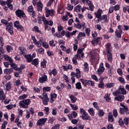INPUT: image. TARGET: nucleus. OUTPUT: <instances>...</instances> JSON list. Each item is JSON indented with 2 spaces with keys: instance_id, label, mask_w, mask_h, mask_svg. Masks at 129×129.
Instances as JSON below:
<instances>
[{
  "instance_id": "55",
  "label": "nucleus",
  "mask_w": 129,
  "mask_h": 129,
  "mask_svg": "<svg viewBox=\"0 0 129 129\" xmlns=\"http://www.w3.org/2000/svg\"><path fill=\"white\" fill-rule=\"evenodd\" d=\"M49 45L51 47H55V46H56V44H55V41L53 40L49 41Z\"/></svg>"
},
{
  "instance_id": "45",
  "label": "nucleus",
  "mask_w": 129,
  "mask_h": 129,
  "mask_svg": "<svg viewBox=\"0 0 129 129\" xmlns=\"http://www.w3.org/2000/svg\"><path fill=\"white\" fill-rule=\"evenodd\" d=\"M123 124H125V125H128V118L125 117L123 119Z\"/></svg>"
},
{
  "instance_id": "56",
  "label": "nucleus",
  "mask_w": 129,
  "mask_h": 129,
  "mask_svg": "<svg viewBox=\"0 0 129 129\" xmlns=\"http://www.w3.org/2000/svg\"><path fill=\"white\" fill-rule=\"evenodd\" d=\"M113 115L114 117H116V116L118 115V114L117 113V110L115 109L113 111Z\"/></svg>"
},
{
  "instance_id": "11",
  "label": "nucleus",
  "mask_w": 129,
  "mask_h": 129,
  "mask_svg": "<svg viewBox=\"0 0 129 129\" xmlns=\"http://www.w3.org/2000/svg\"><path fill=\"white\" fill-rule=\"evenodd\" d=\"M25 58L26 59V61L28 63H31L33 61V57L31 54H25L24 55Z\"/></svg>"
},
{
  "instance_id": "29",
  "label": "nucleus",
  "mask_w": 129,
  "mask_h": 129,
  "mask_svg": "<svg viewBox=\"0 0 129 129\" xmlns=\"http://www.w3.org/2000/svg\"><path fill=\"white\" fill-rule=\"evenodd\" d=\"M110 94H106L104 97V98L107 101V102H109L110 101Z\"/></svg>"
},
{
  "instance_id": "58",
  "label": "nucleus",
  "mask_w": 129,
  "mask_h": 129,
  "mask_svg": "<svg viewBox=\"0 0 129 129\" xmlns=\"http://www.w3.org/2000/svg\"><path fill=\"white\" fill-rule=\"evenodd\" d=\"M126 11L129 13V6H127L126 7H123V12L124 13H125Z\"/></svg>"
},
{
  "instance_id": "16",
  "label": "nucleus",
  "mask_w": 129,
  "mask_h": 129,
  "mask_svg": "<svg viewBox=\"0 0 129 129\" xmlns=\"http://www.w3.org/2000/svg\"><path fill=\"white\" fill-rule=\"evenodd\" d=\"M6 99V95L3 89H0V100H5Z\"/></svg>"
},
{
  "instance_id": "35",
  "label": "nucleus",
  "mask_w": 129,
  "mask_h": 129,
  "mask_svg": "<svg viewBox=\"0 0 129 129\" xmlns=\"http://www.w3.org/2000/svg\"><path fill=\"white\" fill-rule=\"evenodd\" d=\"M46 64H47L46 59H43V61L41 63V67H42V68H46Z\"/></svg>"
},
{
  "instance_id": "3",
  "label": "nucleus",
  "mask_w": 129,
  "mask_h": 129,
  "mask_svg": "<svg viewBox=\"0 0 129 129\" xmlns=\"http://www.w3.org/2000/svg\"><path fill=\"white\" fill-rule=\"evenodd\" d=\"M6 31H8L9 33L13 36L14 35V28H13V23L12 22H9L6 25Z\"/></svg>"
},
{
  "instance_id": "64",
  "label": "nucleus",
  "mask_w": 129,
  "mask_h": 129,
  "mask_svg": "<svg viewBox=\"0 0 129 129\" xmlns=\"http://www.w3.org/2000/svg\"><path fill=\"white\" fill-rule=\"evenodd\" d=\"M60 125L58 124H56L54 126H53L51 129H59Z\"/></svg>"
},
{
  "instance_id": "44",
  "label": "nucleus",
  "mask_w": 129,
  "mask_h": 129,
  "mask_svg": "<svg viewBox=\"0 0 129 129\" xmlns=\"http://www.w3.org/2000/svg\"><path fill=\"white\" fill-rule=\"evenodd\" d=\"M100 40H102V37H98L97 38H94V41L96 42V44H99V41Z\"/></svg>"
},
{
  "instance_id": "25",
  "label": "nucleus",
  "mask_w": 129,
  "mask_h": 129,
  "mask_svg": "<svg viewBox=\"0 0 129 129\" xmlns=\"http://www.w3.org/2000/svg\"><path fill=\"white\" fill-rule=\"evenodd\" d=\"M100 20H104L105 23H108V20H107V16L106 15H103L101 17Z\"/></svg>"
},
{
  "instance_id": "50",
  "label": "nucleus",
  "mask_w": 129,
  "mask_h": 129,
  "mask_svg": "<svg viewBox=\"0 0 129 129\" xmlns=\"http://www.w3.org/2000/svg\"><path fill=\"white\" fill-rule=\"evenodd\" d=\"M50 90H51V89H50V87H44L43 89V92H48L50 91Z\"/></svg>"
},
{
  "instance_id": "30",
  "label": "nucleus",
  "mask_w": 129,
  "mask_h": 129,
  "mask_svg": "<svg viewBox=\"0 0 129 129\" xmlns=\"http://www.w3.org/2000/svg\"><path fill=\"white\" fill-rule=\"evenodd\" d=\"M98 115L100 117H102L104 115V111L102 109H99L98 112Z\"/></svg>"
},
{
  "instance_id": "40",
  "label": "nucleus",
  "mask_w": 129,
  "mask_h": 129,
  "mask_svg": "<svg viewBox=\"0 0 129 129\" xmlns=\"http://www.w3.org/2000/svg\"><path fill=\"white\" fill-rule=\"evenodd\" d=\"M70 105L71 106V107H72V108L73 110H77V109H78V106H77V105H73L72 104H70Z\"/></svg>"
},
{
  "instance_id": "33",
  "label": "nucleus",
  "mask_w": 129,
  "mask_h": 129,
  "mask_svg": "<svg viewBox=\"0 0 129 129\" xmlns=\"http://www.w3.org/2000/svg\"><path fill=\"white\" fill-rule=\"evenodd\" d=\"M27 11L28 13H32L35 11H34V7H33V6H30L28 7Z\"/></svg>"
},
{
  "instance_id": "39",
  "label": "nucleus",
  "mask_w": 129,
  "mask_h": 129,
  "mask_svg": "<svg viewBox=\"0 0 129 129\" xmlns=\"http://www.w3.org/2000/svg\"><path fill=\"white\" fill-rule=\"evenodd\" d=\"M12 88V84H11V82H8L6 84V90H10V89Z\"/></svg>"
},
{
  "instance_id": "54",
  "label": "nucleus",
  "mask_w": 129,
  "mask_h": 129,
  "mask_svg": "<svg viewBox=\"0 0 129 129\" xmlns=\"http://www.w3.org/2000/svg\"><path fill=\"white\" fill-rule=\"evenodd\" d=\"M84 67H85V72H87L89 70V69L88 68V63L87 62L84 63Z\"/></svg>"
},
{
  "instance_id": "34",
  "label": "nucleus",
  "mask_w": 129,
  "mask_h": 129,
  "mask_svg": "<svg viewBox=\"0 0 129 129\" xmlns=\"http://www.w3.org/2000/svg\"><path fill=\"white\" fill-rule=\"evenodd\" d=\"M107 88H111V87H113L114 86V83H109L106 84L105 85Z\"/></svg>"
},
{
  "instance_id": "51",
  "label": "nucleus",
  "mask_w": 129,
  "mask_h": 129,
  "mask_svg": "<svg viewBox=\"0 0 129 129\" xmlns=\"http://www.w3.org/2000/svg\"><path fill=\"white\" fill-rule=\"evenodd\" d=\"M54 37H57V38H62V35H61V33H55L53 34Z\"/></svg>"
},
{
  "instance_id": "9",
  "label": "nucleus",
  "mask_w": 129,
  "mask_h": 129,
  "mask_svg": "<svg viewBox=\"0 0 129 129\" xmlns=\"http://www.w3.org/2000/svg\"><path fill=\"white\" fill-rule=\"evenodd\" d=\"M16 15L19 18H21V17H26V15L23 12V11L18 10L16 11Z\"/></svg>"
},
{
  "instance_id": "23",
  "label": "nucleus",
  "mask_w": 129,
  "mask_h": 129,
  "mask_svg": "<svg viewBox=\"0 0 129 129\" xmlns=\"http://www.w3.org/2000/svg\"><path fill=\"white\" fill-rule=\"evenodd\" d=\"M122 33V31H121V30H116L115 34V36L116 37H117V38H121V34Z\"/></svg>"
},
{
  "instance_id": "14",
  "label": "nucleus",
  "mask_w": 129,
  "mask_h": 129,
  "mask_svg": "<svg viewBox=\"0 0 129 129\" xmlns=\"http://www.w3.org/2000/svg\"><path fill=\"white\" fill-rule=\"evenodd\" d=\"M114 99L115 100H117V101H123V100H124V96H123V95H118L117 97H115L114 98Z\"/></svg>"
},
{
  "instance_id": "42",
  "label": "nucleus",
  "mask_w": 129,
  "mask_h": 129,
  "mask_svg": "<svg viewBox=\"0 0 129 129\" xmlns=\"http://www.w3.org/2000/svg\"><path fill=\"white\" fill-rule=\"evenodd\" d=\"M45 49L43 48L42 47H41L40 48L38 49V53L39 54H44Z\"/></svg>"
},
{
  "instance_id": "47",
  "label": "nucleus",
  "mask_w": 129,
  "mask_h": 129,
  "mask_svg": "<svg viewBox=\"0 0 129 129\" xmlns=\"http://www.w3.org/2000/svg\"><path fill=\"white\" fill-rule=\"evenodd\" d=\"M76 88L77 89H81L82 87H81V83H77L76 84Z\"/></svg>"
},
{
  "instance_id": "17",
  "label": "nucleus",
  "mask_w": 129,
  "mask_h": 129,
  "mask_svg": "<svg viewBox=\"0 0 129 129\" xmlns=\"http://www.w3.org/2000/svg\"><path fill=\"white\" fill-rule=\"evenodd\" d=\"M19 51H20V55H23L24 56H25V54H26V51H27V49H26V48H24V47H19Z\"/></svg>"
},
{
  "instance_id": "27",
  "label": "nucleus",
  "mask_w": 129,
  "mask_h": 129,
  "mask_svg": "<svg viewBox=\"0 0 129 129\" xmlns=\"http://www.w3.org/2000/svg\"><path fill=\"white\" fill-rule=\"evenodd\" d=\"M70 98L71 99L72 103H75V102H76L77 101V98H76L74 95H71Z\"/></svg>"
},
{
  "instance_id": "46",
  "label": "nucleus",
  "mask_w": 129,
  "mask_h": 129,
  "mask_svg": "<svg viewBox=\"0 0 129 129\" xmlns=\"http://www.w3.org/2000/svg\"><path fill=\"white\" fill-rule=\"evenodd\" d=\"M88 112L91 114V115H94V110H93V108H90L88 110Z\"/></svg>"
},
{
  "instance_id": "7",
  "label": "nucleus",
  "mask_w": 129,
  "mask_h": 129,
  "mask_svg": "<svg viewBox=\"0 0 129 129\" xmlns=\"http://www.w3.org/2000/svg\"><path fill=\"white\" fill-rule=\"evenodd\" d=\"M37 20L39 24H42V21L44 22V25H47V24H48V20H46V18H45V17H38Z\"/></svg>"
},
{
  "instance_id": "13",
  "label": "nucleus",
  "mask_w": 129,
  "mask_h": 129,
  "mask_svg": "<svg viewBox=\"0 0 129 129\" xmlns=\"http://www.w3.org/2000/svg\"><path fill=\"white\" fill-rule=\"evenodd\" d=\"M47 75H44L43 77L39 79V82L40 83H44V82L47 81Z\"/></svg>"
},
{
  "instance_id": "59",
  "label": "nucleus",
  "mask_w": 129,
  "mask_h": 129,
  "mask_svg": "<svg viewBox=\"0 0 129 129\" xmlns=\"http://www.w3.org/2000/svg\"><path fill=\"white\" fill-rule=\"evenodd\" d=\"M67 10L69 11H72V10H73V6L68 4Z\"/></svg>"
},
{
  "instance_id": "20",
  "label": "nucleus",
  "mask_w": 129,
  "mask_h": 129,
  "mask_svg": "<svg viewBox=\"0 0 129 129\" xmlns=\"http://www.w3.org/2000/svg\"><path fill=\"white\" fill-rule=\"evenodd\" d=\"M103 78H100L99 79L100 82L98 85V86L99 88H103L104 87V83H103Z\"/></svg>"
},
{
  "instance_id": "21",
  "label": "nucleus",
  "mask_w": 129,
  "mask_h": 129,
  "mask_svg": "<svg viewBox=\"0 0 129 129\" xmlns=\"http://www.w3.org/2000/svg\"><path fill=\"white\" fill-rule=\"evenodd\" d=\"M102 13V10L99 9L97 13H95V15L97 18V19H100L101 18V13Z\"/></svg>"
},
{
  "instance_id": "4",
  "label": "nucleus",
  "mask_w": 129,
  "mask_h": 129,
  "mask_svg": "<svg viewBox=\"0 0 129 129\" xmlns=\"http://www.w3.org/2000/svg\"><path fill=\"white\" fill-rule=\"evenodd\" d=\"M45 11L46 14V18H49V16H50V17H53V16H54V10L52 9L49 10V8L45 7Z\"/></svg>"
},
{
  "instance_id": "37",
  "label": "nucleus",
  "mask_w": 129,
  "mask_h": 129,
  "mask_svg": "<svg viewBox=\"0 0 129 129\" xmlns=\"http://www.w3.org/2000/svg\"><path fill=\"white\" fill-rule=\"evenodd\" d=\"M110 43H108L106 45V48L107 49L106 51L107 52H111V49H110Z\"/></svg>"
},
{
  "instance_id": "15",
  "label": "nucleus",
  "mask_w": 129,
  "mask_h": 129,
  "mask_svg": "<svg viewBox=\"0 0 129 129\" xmlns=\"http://www.w3.org/2000/svg\"><path fill=\"white\" fill-rule=\"evenodd\" d=\"M11 69H14L15 71H21V68H18L17 64L15 63H12L11 64Z\"/></svg>"
},
{
  "instance_id": "31",
  "label": "nucleus",
  "mask_w": 129,
  "mask_h": 129,
  "mask_svg": "<svg viewBox=\"0 0 129 129\" xmlns=\"http://www.w3.org/2000/svg\"><path fill=\"white\" fill-rule=\"evenodd\" d=\"M31 64L32 65H35V66H37V65L39 64V59L35 58L33 61L32 60Z\"/></svg>"
},
{
  "instance_id": "57",
  "label": "nucleus",
  "mask_w": 129,
  "mask_h": 129,
  "mask_svg": "<svg viewBox=\"0 0 129 129\" xmlns=\"http://www.w3.org/2000/svg\"><path fill=\"white\" fill-rule=\"evenodd\" d=\"M44 110V111H45L46 114L48 115L49 114V110H50V108H49V107H45Z\"/></svg>"
},
{
  "instance_id": "43",
  "label": "nucleus",
  "mask_w": 129,
  "mask_h": 129,
  "mask_svg": "<svg viewBox=\"0 0 129 129\" xmlns=\"http://www.w3.org/2000/svg\"><path fill=\"white\" fill-rule=\"evenodd\" d=\"M88 84L89 86H91V87H93V86H94L95 85L94 82L89 80Z\"/></svg>"
},
{
  "instance_id": "2",
  "label": "nucleus",
  "mask_w": 129,
  "mask_h": 129,
  "mask_svg": "<svg viewBox=\"0 0 129 129\" xmlns=\"http://www.w3.org/2000/svg\"><path fill=\"white\" fill-rule=\"evenodd\" d=\"M30 99H26L19 102L20 106H22L23 108H28L29 104H30Z\"/></svg>"
},
{
  "instance_id": "63",
  "label": "nucleus",
  "mask_w": 129,
  "mask_h": 129,
  "mask_svg": "<svg viewBox=\"0 0 129 129\" xmlns=\"http://www.w3.org/2000/svg\"><path fill=\"white\" fill-rule=\"evenodd\" d=\"M0 5L4 7V6H6V5H7V2L4 1L3 0L0 1Z\"/></svg>"
},
{
  "instance_id": "24",
  "label": "nucleus",
  "mask_w": 129,
  "mask_h": 129,
  "mask_svg": "<svg viewBox=\"0 0 129 129\" xmlns=\"http://www.w3.org/2000/svg\"><path fill=\"white\" fill-rule=\"evenodd\" d=\"M14 70L12 69H6L4 70L5 74H11V73H13Z\"/></svg>"
},
{
  "instance_id": "22",
  "label": "nucleus",
  "mask_w": 129,
  "mask_h": 129,
  "mask_svg": "<svg viewBox=\"0 0 129 129\" xmlns=\"http://www.w3.org/2000/svg\"><path fill=\"white\" fill-rule=\"evenodd\" d=\"M44 43L43 42V39L40 38L38 41H36V43H35V45L36 47H38V48H40L42 46V44Z\"/></svg>"
},
{
  "instance_id": "12",
  "label": "nucleus",
  "mask_w": 129,
  "mask_h": 129,
  "mask_svg": "<svg viewBox=\"0 0 129 129\" xmlns=\"http://www.w3.org/2000/svg\"><path fill=\"white\" fill-rule=\"evenodd\" d=\"M107 58L109 62H112V53L111 51H107Z\"/></svg>"
},
{
  "instance_id": "62",
  "label": "nucleus",
  "mask_w": 129,
  "mask_h": 129,
  "mask_svg": "<svg viewBox=\"0 0 129 129\" xmlns=\"http://www.w3.org/2000/svg\"><path fill=\"white\" fill-rule=\"evenodd\" d=\"M27 95L26 94H23L22 96H19V99H25V98H27Z\"/></svg>"
},
{
  "instance_id": "41",
  "label": "nucleus",
  "mask_w": 129,
  "mask_h": 129,
  "mask_svg": "<svg viewBox=\"0 0 129 129\" xmlns=\"http://www.w3.org/2000/svg\"><path fill=\"white\" fill-rule=\"evenodd\" d=\"M81 6L78 5L75 8V11L77 12V13H79V12H80V10H81Z\"/></svg>"
},
{
  "instance_id": "60",
  "label": "nucleus",
  "mask_w": 129,
  "mask_h": 129,
  "mask_svg": "<svg viewBox=\"0 0 129 129\" xmlns=\"http://www.w3.org/2000/svg\"><path fill=\"white\" fill-rule=\"evenodd\" d=\"M108 69H109L108 70V74H112L113 71V68L112 67H111V68H109Z\"/></svg>"
},
{
  "instance_id": "10",
  "label": "nucleus",
  "mask_w": 129,
  "mask_h": 129,
  "mask_svg": "<svg viewBox=\"0 0 129 129\" xmlns=\"http://www.w3.org/2000/svg\"><path fill=\"white\" fill-rule=\"evenodd\" d=\"M118 93L120 94H126V91L123 88V86H120L118 90Z\"/></svg>"
},
{
  "instance_id": "8",
  "label": "nucleus",
  "mask_w": 129,
  "mask_h": 129,
  "mask_svg": "<svg viewBox=\"0 0 129 129\" xmlns=\"http://www.w3.org/2000/svg\"><path fill=\"white\" fill-rule=\"evenodd\" d=\"M46 121H47V118L40 119L37 121V125L39 126L44 125Z\"/></svg>"
},
{
  "instance_id": "36",
  "label": "nucleus",
  "mask_w": 129,
  "mask_h": 129,
  "mask_svg": "<svg viewBox=\"0 0 129 129\" xmlns=\"http://www.w3.org/2000/svg\"><path fill=\"white\" fill-rule=\"evenodd\" d=\"M83 52V49L82 48H80L78 50V54H81V57H83L84 56V53Z\"/></svg>"
},
{
  "instance_id": "26",
  "label": "nucleus",
  "mask_w": 129,
  "mask_h": 129,
  "mask_svg": "<svg viewBox=\"0 0 129 129\" xmlns=\"http://www.w3.org/2000/svg\"><path fill=\"white\" fill-rule=\"evenodd\" d=\"M108 121H109L110 122H112V121H113V116L111 113H108Z\"/></svg>"
},
{
  "instance_id": "5",
  "label": "nucleus",
  "mask_w": 129,
  "mask_h": 129,
  "mask_svg": "<svg viewBox=\"0 0 129 129\" xmlns=\"http://www.w3.org/2000/svg\"><path fill=\"white\" fill-rule=\"evenodd\" d=\"M14 27L16 28V29L20 30L22 32H24V31H25L24 27H23L22 25H20V22L19 21H16L14 23Z\"/></svg>"
},
{
  "instance_id": "6",
  "label": "nucleus",
  "mask_w": 129,
  "mask_h": 129,
  "mask_svg": "<svg viewBox=\"0 0 129 129\" xmlns=\"http://www.w3.org/2000/svg\"><path fill=\"white\" fill-rule=\"evenodd\" d=\"M104 70H105V68H104V67L103 66V63H101L97 70L99 76H100V75H101V74L104 72Z\"/></svg>"
},
{
  "instance_id": "49",
  "label": "nucleus",
  "mask_w": 129,
  "mask_h": 129,
  "mask_svg": "<svg viewBox=\"0 0 129 129\" xmlns=\"http://www.w3.org/2000/svg\"><path fill=\"white\" fill-rule=\"evenodd\" d=\"M71 3L72 5H78L79 2L78 0H71Z\"/></svg>"
},
{
  "instance_id": "28",
  "label": "nucleus",
  "mask_w": 129,
  "mask_h": 129,
  "mask_svg": "<svg viewBox=\"0 0 129 129\" xmlns=\"http://www.w3.org/2000/svg\"><path fill=\"white\" fill-rule=\"evenodd\" d=\"M81 81L84 85V86L86 87L87 84H88L89 80H85L84 79H81Z\"/></svg>"
},
{
  "instance_id": "38",
  "label": "nucleus",
  "mask_w": 129,
  "mask_h": 129,
  "mask_svg": "<svg viewBox=\"0 0 129 129\" xmlns=\"http://www.w3.org/2000/svg\"><path fill=\"white\" fill-rule=\"evenodd\" d=\"M85 33H84V32H80L77 36V39L79 40V39H80L81 37H85Z\"/></svg>"
},
{
  "instance_id": "53",
  "label": "nucleus",
  "mask_w": 129,
  "mask_h": 129,
  "mask_svg": "<svg viewBox=\"0 0 129 129\" xmlns=\"http://www.w3.org/2000/svg\"><path fill=\"white\" fill-rule=\"evenodd\" d=\"M118 80H119L121 83H125V81L124 80V79H123L122 77L118 78Z\"/></svg>"
},
{
  "instance_id": "48",
  "label": "nucleus",
  "mask_w": 129,
  "mask_h": 129,
  "mask_svg": "<svg viewBox=\"0 0 129 129\" xmlns=\"http://www.w3.org/2000/svg\"><path fill=\"white\" fill-rule=\"evenodd\" d=\"M44 98V100H49V98H48V95H47V93H43L42 94Z\"/></svg>"
},
{
  "instance_id": "19",
  "label": "nucleus",
  "mask_w": 129,
  "mask_h": 129,
  "mask_svg": "<svg viewBox=\"0 0 129 129\" xmlns=\"http://www.w3.org/2000/svg\"><path fill=\"white\" fill-rule=\"evenodd\" d=\"M37 11L38 12H42L43 9V4L41 2H39L37 3Z\"/></svg>"
},
{
  "instance_id": "61",
  "label": "nucleus",
  "mask_w": 129,
  "mask_h": 129,
  "mask_svg": "<svg viewBox=\"0 0 129 129\" xmlns=\"http://www.w3.org/2000/svg\"><path fill=\"white\" fill-rule=\"evenodd\" d=\"M66 37H67V38H71V33H70V32H69V31H67L66 32Z\"/></svg>"
},
{
  "instance_id": "1",
  "label": "nucleus",
  "mask_w": 129,
  "mask_h": 129,
  "mask_svg": "<svg viewBox=\"0 0 129 129\" xmlns=\"http://www.w3.org/2000/svg\"><path fill=\"white\" fill-rule=\"evenodd\" d=\"M80 113L82 114V116H81V117L82 118V119H84V120H91V119L89 116H88V114L85 111V110L83 108H80Z\"/></svg>"
},
{
  "instance_id": "18",
  "label": "nucleus",
  "mask_w": 129,
  "mask_h": 129,
  "mask_svg": "<svg viewBox=\"0 0 129 129\" xmlns=\"http://www.w3.org/2000/svg\"><path fill=\"white\" fill-rule=\"evenodd\" d=\"M48 73L49 75H52V74L53 75V76H56V74H57L58 72L57 71V70L56 69H53L52 71L51 70H49L48 71Z\"/></svg>"
},
{
  "instance_id": "32",
  "label": "nucleus",
  "mask_w": 129,
  "mask_h": 129,
  "mask_svg": "<svg viewBox=\"0 0 129 129\" xmlns=\"http://www.w3.org/2000/svg\"><path fill=\"white\" fill-rule=\"evenodd\" d=\"M32 31H34V32H36V33H39V34H42V32L40 31V29H39V27L38 26H35L33 29Z\"/></svg>"
},
{
  "instance_id": "52",
  "label": "nucleus",
  "mask_w": 129,
  "mask_h": 129,
  "mask_svg": "<svg viewBox=\"0 0 129 129\" xmlns=\"http://www.w3.org/2000/svg\"><path fill=\"white\" fill-rule=\"evenodd\" d=\"M90 28H87L85 30V32L86 35H87L88 36H90Z\"/></svg>"
}]
</instances>
